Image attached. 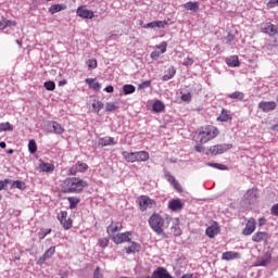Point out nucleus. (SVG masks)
Returning a JSON list of instances; mask_svg holds the SVG:
<instances>
[{"label":"nucleus","mask_w":278,"mask_h":278,"mask_svg":"<svg viewBox=\"0 0 278 278\" xmlns=\"http://www.w3.org/2000/svg\"><path fill=\"white\" fill-rule=\"evenodd\" d=\"M135 160L136 162H148L149 152L147 151L135 152Z\"/></svg>","instance_id":"27"},{"label":"nucleus","mask_w":278,"mask_h":278,"mask_svg":"<svg viewBox=\"0 0 278 278\" xmlns=\"http://www.w3.org/2000/svg\"><path fill=\"white\" fill-rule=\"evenodd\" d=\"M227 42L231 43L233 42V40H236V35L228 33L227 37H226Z\"/></svg>","instance_id":"60"},{"label":"nucleus","mask_w":278,"mask_h":278,"mask_svg":"<svg viewBox=\"0 0 278 278\" xmlns=\"http://www.w3.org/2000/svg\"><path fill=\"white\" fill-rule=\"evenodd\" d=\"M28 151H29V153H36V151H38V146L36 144V140H34V139L29 140Z\"/></svg>","instance_id":"44"},{"label":"nucleus","mask_w":278,"mask_h":278,"mask_svg":"<svg viewBox=\"0 0 278 278\" xmlns=\"http://www.w3.org/2000/svg\"><path fill=\"white\" fill-rule=\"evenodd\" d=\"M53 134L62 135L65 129L58 122H52Z\"/></svg>","instance_id":"38"},{"label":"nucleus","mask_w":278,"mask_h":278,"mask_svg":"<svg viewBox=\"0 0 278 278\" xmlns=\"http://www.w3.org/2000/svg\"><path fill=\"white\" fill-rule=\"evenodd\" d=\"M93 278H103V274H101V268L97 267L93 273Z\"/></svg>","instance_id":"57"},{"label":"nucleus","mask_w":278,"mask_h":278,"mask_svg":"<svg viewBox=\"0 0 278 278\" xmlns=\"http://www.w3.org/2000/svg\"><path fill=\"white\" fill-rule=\"evenodd\" d=\"M206 166H211L212 168H217V170H227V165L220 163H206Z\"/></svg>","instance_id":"41"},{"label":"nucleus","mask_w":278,"mask_h":278,"mask_svg":"<svg viewBox=\"0 0 278 278\" xmlns=\"http://www.w3.org/2000/svg\"><path fill=\"white\" fill-rule=\"evenodd\" d=\"M270 239V235L265 231H257L252 236V241L253 242H268Z\"/></svg>","instance_id":"19"},{"label":"nucleus","mask_w":278,"mask_h":278,"mask_svg":"<svg viewBox=\"0 0 278 278\" xmlns=\"http://www.w3.org/2000/svg\"><path fill=\"white\" fill-rule=\"evenodd\" d=\"M258 109L262 110V112H273V110H277V102L275 101H262L258 103Z\"/></svg>","instance_id":"16"},{"label":"nucleus","mask_w":278,"mask_h":278,"mask_svg":"<svg viewBox=\"0 0 278 278\" xmlns=\"http://www.w3.org/2000/svg\"><path fill=\"white\" fill-rule=\"evenodd\" d=\"M76 14L77 16H79V18H85L89 21H92V18L94 17V11L88 10L84 5L77 8Z\"/></svg>","instance_id":"9"},{"label":"nucleus","mask_w":278,"mask_h":278,"mask_svg":"<svg viewBox=\"0 0 278 278\" xmlns=\"http://www.w3.org/2000/svg\"><path fill=\"white\" fill-rule=\"evenodd\" d=\"M123 92L124 94H134V92H136V87L134 85H124Z\"/></svg>","instance_id":"40"},{"label":"nucleus","mask_w":278,"mask_h":278,"mask_svg":"<svg viewBox=\"0 0 278 278\" xmlns=\"http://www.w3.org/2000/svg\"><path fill=\"white\" fill-rule=\"evenodd\" d=\"M137 201H138L140 212H147V210L151 207H155V205H157V202L149 198V195H140Z\"/></svg>","instance_id":"5"},{"label":"nucleus","mask_w":278,"mask_h":278,"mask_svg":"<svg viewBox=\"0 0 278 278\" xmlns=\"http://www.w3.org/2000/svg\"><path fill=\"white\" fill-rule=\"evenodd\" d=\"M271 131H276L278 134V124H275L270 127Z\"/></svg>","instance_id":"64"},{"label":"nucleus","mask_w":278,"mask_h":278,"mask_svg":"<svg viewBox=\"0 0 278 278\" xmlns=\"http://www.w3.org/2000/svg\"><path fill=\"white\" fill-rule=\"evenodd\" d=\"M43 88H46V90H49L50 92H52V90H55V83L54 81H46L43 84Z\"/></svg>","instance_id":"46"},{"label":"nucleus","mask_w":278,"mask_h":278,"mask_svg":"<svg viewBox=\"0 0 278 278\" xmlns=\"http://www.w3.org/2000/svg\"><path fill=\"white\" fill-rule=\"evenodd\" d=\"M55 254V245L50 247L41 257L37 261L38 266H42L47 260H51L53 255Z\"/></svg>","instance_id":"13"},{"label":"nucleus","mask_w":278,"mask_h":278,"mask_svg":"<svg viewBox=\"0 0 278 278\" xmlns=\"http://www.w3.org/2000/svg\"><path fill=\"white\" fill-rule=\"evenodd\" d=\"M86 170H88V165L81 161H78L70 168V175L75 177L78 173H86Z\"/></svg>","instance_id":"10"},{"label":"nucleus","mask_w":278,"mask_h":278,"mask_svg":"<svg viewBox=\"0 0 278 278\" xmlns=\"http://www.w3.org/2000/svg\"><path fill=\"white\" fill-rule=\"evenodd\" d=\"M273 262V255L270 253H265L256 260L255 266H269Z\"/></svg>","instance_id":"18"},{"label":"nucleus","mask_w":278,"mask_h":278,"mask_svg":"<svg viewBox=\"0 0 278 278\" xmlns=\"http://www.w3.org/2000/svg\"><path fill=\"white\" fill-rule=\"evenodd\" d=\"M67 201L70 203V210H77V205H79V203H81V199H79L77 197H70V198H67Z\"/></svg>","instance_id":"33"},{"label":"nucleus","mask_w":278,"mask_h":278,"mask_svg":"<svg viewBox=\"0 0 278 278\" xmlns=\"http://www.w3.org/2000/svg\"><path fill=\"white\" fill-rule=\"evenodd\" d=\"M245 201H249V203H254V201H257V190L250 189L244 194Z\"/></svg>","instance_id":"24"},{"label":"nucleus","mask_w":278,"mask_h":278,"mask_svg":"<svg viewBox=\"0 0 278 278\" xmlns=\"http://www.w3.org/2000/svg\"><path fill=\"white\" fill-rule=\"evenodd\" d=\"M262 34H267V36H278V25L267 22L261 27Z\"/></svg>","instance_id":"8"},{"label":"nucleus","mask_w":278,"mask_h":278,"mask_svg":"<svg viewBox=\"0 0 278 278\" xmlns=\"http://www.w3.org/2000/svg\"><path fill=\"white\" fill-rule=\"evenodd\" d=\"M226 64L230 68H238V66H240V59L238 58V55L228 56L226 59Z\"/></svg>","instance_id":"22"},{"label":"nucleus","mask_w":278,"mask_h":278,"mask_svg":"<svg viewBox=\"0 0 278 278\" xmlns=\"http://www.w3.org/2000/svg\"><path fill=\"white\" fill-rule=\"evenodd\" d=\"M152 110L153 112L160 114L161 112H164V110H166V105H164V102L156 100L152 105Z\"/></svg>","instance_id":"32"},{"label":"nucleus","mask_w":278,"mask_h":278,"mask_svg":"<svg viewBox=\"0 0 278 278\" xmlns=\"http://www.w3.org/2000/svg\"><path fill=\"white\" fill-rule=\"evenodd\" d=\"M222 260H226V262H229L231 260H240V253L233 251L224 252L222 254Z\"/></svg>","instance_id":"23"},{"label":"nucleus","mask_w":278,"mask_h":278,"mask_svg":"<svg viewBox=\"0 0 278 278\" xmlns=\"http://www.w3.org/2000/svg\"><path fill=\"white\" fill-rule=\"evenodd\" d=\"M140 249H142L140 243L131 242V244L128 248H125V251L127 255H131V253H140Z\"/></svg>","instance_id":"25"},{"label":"nucleus","mask_w":278,"mask_h":278,"mask_svg":"<svg viewBox=\"0 0 278 278\" xmlns=\"http://www.w3.org/2000/svg\"><path fill=\"white\" fill-rule=\"evenodd\" d=\"M98 244L102 249H105V247H108V244H110V239H108V238L99 239Z\"/></svg>","instance_id":"49"},{"label":"nucleus","mask_w":278,"mask_h":278,"mask_svg":"<svg viewBox=\"0 0 278 278\" xmlns=\"http://www.w3.org/2000/svg\"><path fill=\"white\" fill-rule=\"evenodd\" d=\"M56 218L60 222V224L62 225L63 229H65L66 231H68V229H72V227H73V219L68 218V212L61 211L58 214Z\"/></svg>","instance_id":"6"},{"label":"nucleus","mask_w":278,"mask_h":278,"mask_svg":"<svg viewBox=\"0 0 278 278\" xmlns=\"http://www.w3.org/2000/svg\"><path fill=\"white\" fill-rule=\"evenodd\" d=\"M170 223V231L173 236H175V238L181 236V228L179 227L181 225V220L179 219V217H172Z\"/></svg>","instance_id":"12"},{"label":"nucleus","mask_w":278,"mask_h":278,"mask_svg":"<svg viewBox=\"0 0 278 278\" xmlns=\"http://www.w3.org/2000/svg\"><path fill=\"white\" fill-rule=\"evenodd\" d=\"M182 64H184V66H192L194 64V59L188 56L185 59Z\"/></svg>","instance_id":"53"},{"label":"nucleus","mask_w":278,"mask_h":278,"mask_svg":"<svg viewBox=\"0 0 278 278\" xmlns=\"http://www.w3.org/2000/svg\"><path fill=\"white\" fill-rule=\"evenodd\" d=\"M5 23V27H16V21H12V20H4Z\"/></svg>","instance_id":"56"},{"label":"nucleus","mask_w":278,"mask_h":278,"mask_svg":"<svg viewBox=\"0 0 278 278\" xmlns=\"http://www.w3.org/2000/svg\"><path fill=\"white\" fill-rule=\"evenodd\" d=\"M12 186H15L18 190H25V182L21 180H14Z\"/></svg>","instance_id":"50"},{"label":"nucleus","mask_w":278,"mask_h":278,"mask_svg":"<svg viewBox=\"0 0 278 278\" xmlns=\"http://www.w3.org/2000/svg\"><path fill=\"white\" fill-rule=\"evenodd\" d=\"M167 207L172 212H179L184 210V202L180 199H174L168 202Z\"/></svg>","instance_id":"17"},{"label":"nucleus","mask_w":278,"mask_h":278,"mask_svg":"<svg viewBox=\"0 0 278 278\" xmlns=\"http://www.w3.org/2000/svg\"><path fill=\"white\" fill-rule=\"evenodd\" d=\"M112 242L114 244H124V242H131V231H126L122 233H117L115 236H111Z\"/></svg>","instance_id":"7"},{"label":"nucleus","mask_w":278,"mask_h":278,"mask_svg":"<svg viewBox=\"0 0 278 278\" xmlns=\"http://www.w3.org/2000/svg\"><path fill=\"white\" fill-rule=\"evenodd\" d=\"M230 149H233V144L231 143L211 146L206 151V155H223V153H227V151H230Z\"/></svg>","instance_id":"4"},{"label":"nucleus","mask_w":278,"mask_h":278,"mask_svg":"<svg viewBox=\"0 0 278 278\" xmlns=\"http://www.w3.org/2000/svg\"><path fill=\"white\" fill-rule=\"evenodd\" d=\"M150 86H151V80H146V81L139 84L138 89L144 90V88H150Z\"/></svg>","instance_id":"52"},{"label":"nucleus","mask_w":278,"mask_h":278,"mask_svg":"<svg viewBox=\"0 0 278 278\" xmlns=\"http://www.w3.org/2000/svg\"><path fill=\"white\" fill-rule=\"evenodd\" d=\"M176 73H177V70H175V67H173V66L169 67L167 70V74L163 76L162 80L168 81V79H173L175 77Z\"/></svg>","instance_id":"36"},{"label":"nucleus","mask_w":278,"mask_h":278,"mask_svg":"<svg viewBox=\"0 0 278 278\" xmlns=\"http://www.w3.org/2000/svg\"><path fill=\"white\" fill-rule=\"evenodd\" d=\"M220 130L214 125H206L201 127L198 134L200 144H207V142L214 140V138H218Z\"/></svg>","instance_id":"3"},{"label":"nucleus","mask_w":278,"mask_h":278,"mask_svg":"<svg viewBox=\"0 0 278 278\" xmlns=\"http://www.w3.org/2000/svg\"><path fill=\"white\" fill-rule=\"evenodd\" d=\"M194 150L198 152V153H203V151H205V147H203L202 144H197L194 147Z\"/></svg>","instance_id":"62"},{"label":"nucleus","mask_w":278,"mask_h":278,"mask_svg":"<svg viewBox=\"0 0 278 278\" xmlns=\"http://www.w3.org/2000/svg\"><path fill=\"white\" fill-rule=\"evenodd\" d=\"M208 238H216L220 233V226L214 222L213 225L208 226L205 231Z\"/></svg>","instance_id":"15"},{"label":"nucleus","mask_w":278,"mask_h":278,"mask_svg":"<svg viewBox=\"0 0 278 278\" xmlns=\"http://www.w3.org/2000/svg\"><path fill=\"white\" fill-rule=\"evenodd\" d=\"M64 10H66V4H52L48 9V12H50V14H58V12H62Z\"/></svg>","instance_id":"29"},{"label":"nucleus","mask_w":278,"mask_h":278,"mask_svg":"<svg viewBox=\"0 0 278 278\" xmlns=\"http://www.w3.org/2000/svg\"><path fill=\"white\" fill-rule=\"evenodd\" d=\"M168 25V22L166 21H154L146 24L143 26V29H155L157 27L159 29H164Z\"/></svg>","instance_id":"20"},{"label":"nucleus","mask_w":278,"mask_h":278,"mask_svg":"<svg viewBox=\"0 0 278 278\" xmlns=\"http://www.w3.org/2000/svg\"><path fill=\"white\" fill-rule=\"evenodd\" d=\"M85 81H86V84H88V86H90V88H92L97 92H99V90H101V84L94 83L96 81L94 78H87Z\"/></svg>","instance_id":"34"},{"label":"nucleus","mask_w":278,"mask_h":278,"mask_svg":"<svg viewBox=\"0 0 278 278\" xmlns=\"http://www.w3.org/2000/svg\"><path fill=\"white\" fill-rule=\"evenodd\" d=\"M122 155L124 157V160H126L127 162L134 164V162H136V152H127L124 151L122 152Z\"/></svg>","instance_id":"35"},{"label":"nucleus","mask_w":278,"mask_h":278,"mask_svg":"<svg viewBox=\"0 0 278 278\" xmlns=\"http://www.w3.org/2000/svg\"><path fill=\"white\" fill-rule=\"evenodd\" d=\"M117 231H123V224L118 222H112L106 228V233H109L110 238L116 236L114 233H117Z\"/></svg>","instance_id":"14"},{"label":"nucleus","mask_w":278,"mask_h":278,"mask_svg":"<svg viewBox=\"0 0 278 278\" xmlns=\"http://www.w3.org/2000/svg\"><path fill=\"white\" fill-rule=\"evenodd\" d=\"M61 188L64 194H79L84 192L85 188H88V181L78 177H71L62 181Z\"/></svg>","instance_id":"2"},{"label":"nucleus","mask_w":278,"mask_h":278,"mask_svg":"<svg viewBox=\"0 0 278 278\" xmlns=\"http://www.w3.org/2000/svg\"><path fill=\"white\" fill-rule=\"evenodd\" d=\"M231 114H229V111L223 109L219 116L217 117V121L219 123H227V121H231Z\"/></svg>","instance_id":"28"},{"label":"nucleus","mask_w":278,"mask_h":278,"mask_svg":"<svg viewBox=\"0 0 278 278\" xmlns=\"http://www.w3.org/2000/svg\"><path fill=\"white\" fill-rule=\"evenodd\" d=\"M181 100H182V101L190 102V101H192V94H190V93H185V94L181 96Z\"/></svg>","instance_id":"59"},{"label":"nucleus","mask_w":278,"mask_h":278,"mask_svg":"<svg viewBox=\"0 0 278 278\" xmlns=\"http://www.w3.org/2000/svg\"><path fill=\"white\" fill-rule=\"evenodd\" d=\"M39 168L42 173H53V170H55V165H53V163H41Z\"/></svg>","instance_id":"31"},{"label":"nucleus","mask_w":278,"mask_h":278,"mask_svg":"<svg viewBox=\"0 0 278 278\" xmlns=\"http://www.w3.org/2000/svg\"><path fill=\"white\" fill-rule=\"evenodd\" d=\"M87 66H88V68H90L91 71H94V68H97V66H98L97 59H89V60L87 61Z\"/></svg>","instance_id":"45"},{"label":"nucleus","mask_w":278,"mask_h":278,"mask_svg":"<svg viewBox=\"0 0 278 278\" xmlns=\"http://www.w3.org/2000/svg\"><path fill=\"white\" fill-rule=\"evenodd\" d=\"M256 225H257V222L255 220V218L252 217V218L248 219L245 227L242 230V235L251 236L255 231Z\"/></svg>","instance_id":"11"},{"label":"nucleus","mask_w":278,"mask_h":278,"mask_svg":"<svg viewBox=\"0 0 278 278\" xmlns=\"http://www.w3.org/2000/svg\"><path fill=\"white\" fill-rule=\"evenodd\" d=\"M173 220V217L168 214H166L165 216H163L162 214L154 212L151 214V216L148 219V225L150 227V229H152V231L154 233H156V236H161V238H168V235H166V229H168V227H170V222Z\"/></svg>","instance_id":"1"},{"label":"nucleus","mask_w":278,"mask_h":278,"mask_svg":"<svg viewBox=\"0 0 278 278\" xmlns=\"http://www.w3.org/2000/svg\"><path fill=\"white\" fill-rule=\"evenodd\" d=\"M267 1L266 7L268 10H273L274 8H278V0H265Z\"/></svg>","instance_id":"48"},{"label":"nucleus","mask_w":278,"mask_h":278,"mask_svg":"<svg viewBox=\"0 0 278 278\" xmlns=\"http://www.w3.org/2000/svg\"><path fill=\"white\" fill-rule=\"evenodd\" d=\"M182 8H185V10H189L190 12H199L200 10L199 2H192V1L185 3Z\"/></svg>","instance_id":"30"},{"label":"nucleus","mask_w":278,"mask_h":278,"mask_svg":"<svg viewBox=\"0 0 278 278\" xmlns=\"http://www.w3.org/2000/svg\"><path fill=\"white\" fill-rule=\"evenodd\" d=\"M5 18H2V21H0V29H5Z\"/></svg>","instance_id":"63"},{"label":"nucleus","mask_w":278,"mask_h":278,"mask_svg":"<svg viewBox=\"0 0 278 278\" xmlns=\"http://www.w3.org/2000/svg\"><path fill=\"white\" fill-rule=\"evenodd\" d=\"M14 126L10 124V122L7 123H0V134L1 131H13Z\"/></svg>","instance_id":"39"},{"label":"nucleus","mask_w":278,"mask_h":278,"mask_svg":"<svg viewBox=\"0 0 278 278\" xmlns=\"http://www.w3.org/2000/svg\"><path fill=\"white\" fill-rule=\"evenodd\" d=\"M152 278H173V276L164 267H159L152 273Z\"/></svg>","instance_id":"21"},{"label":"nucleus","mask_w":278,"mask_h":278,"mask_svg":"<svg viewBox=\"0 0 278 278\" xmlns=\"http://www.w3.org/2000/svg\"><path fill=\"white\" fill-rule=\"evenodd\" d=\"M92 109L94 110V112L97 114H99V112H101V110H103V102H101L99 100H94V102L92 103Z\"/></svg>","instance_id":"43"},{"label":"nucleus","mask_w":278,"mask_h":278,"mask_svg":"<svg viewBox=\"0 0 278 278\" xmlns=\"http://www.w3.org/2000/svg\"><path fill=\"white\" fill-rule=\"evenodd\" d=\"M8 184H12V180L10 179L0 180V190H3V188H5Z\"/></svg>","instance_id":"58"},{"label":"nucleus","mask_w":278,"mask_h":278,"mask_svg":"<svg viewBox=\"0 0 278 278\" xmlns=\"http://www.w3.org/2000/svg\"><path fill=\"white\" fill-rule=\"evenodd\" d=\"M270 212L273 216H278V203L271 206Z\"/></svg>","instance_id":"61"},{"label":"nucleus","mask_w":278,"mask_h":278,"mask_svg":"<svg viewBox=\"0 0 278 278\" xmlns=\"http://www.w3.org/2000/svg\"><path fill=\"white\" fill-rule=\"evenodd\" d=\"M118 103L116 102H109L105 105V112H116L118 110Z\"/></svg>","instance_id":"42"},{"label":"nucleus","mask_w":278,"mask_h":278,"mask_svg":"<svg viewBox=\"0 0 278 278\" xmlns=\"http://www.w3.org/2000/svg\"><path fill=\"white\" fill-rule=\"evenodd\" d=\"M172 186L174 189H176L179 192V194L184 192V188H181V185L179 184V181L176 180Z\"/></svg>","instance_id":"54"},{"label":"nucleus","mask_w":278,"mask_h":278,"mask_svg":"<svg viewBox=\"0 0 278 278\" xmlns=\"http://www.w3.org/2000/svg\"><path fill=\"white\" fill-rule=\"evenodd\" d=\"M228 99H236L237 101H242L244 99V92L241 91H235L232 93H229L227 96Z\"/></svg>","instance_id":"37"},{"label":"nucleus","mask_w":278,"mask_h":278,"mask_svg":"<svg viewBox=\"0 0 278 278\" xmlns=\"http://www.w3.org/2000/svg\"><path fill=\"white\" fill-rule=\"evenodd\" d=\"M165 178L167 179L168 184H170V186H173L177 181L175 176H173L170 173H166Z\"/></svg>","instance_id":"51"},{"label":"nucleus","mask_w":278,"mask_h":278,"mask_svg":"<svg viewBox=\"0 0 278 278\" xmlns=\"http://www.w3.org/2000/svg\"><path fill=\"white\" fill-rule=\"evenodd\" d=\"M99 144L100 147H114L116 141L113 137H104L100 139Z\"/></svg>","instance_id":"26"},{"label":"nucleus","mask_w":278,"mask_h":278,"mask_svg":"<svg viewBox=\"0 0 278 278\" xmlns=\"http://www.w3.org/2000/svg\"><path fill=\"white\" fill-rule=\"evenodd\" d=\"M160 55H162V52L160 51H153L150 54L151 60H160Z\"/></svg>","instance_id":"55"},{"label":"nucleus","mask_w":278,"mask_h":278,"mask_svg":"<svg viewBox=\"0 0 278 278\" xmlns=\"http://www.w3.org/2000/svg\"><path fill=\"white\" fill-rule=\"evenodd\" d=\"M168 47V43L166 41H162L160 45L155 46V49H160L159 52L166 53V49Z\"/></svg>","instance_id":"47"}]
</instances>
